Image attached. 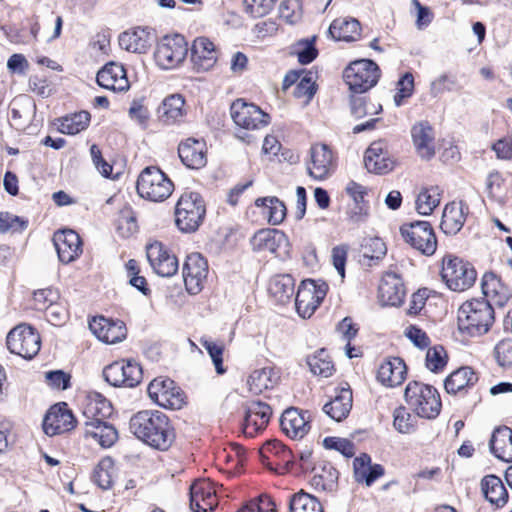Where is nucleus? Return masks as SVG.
Segmentation results:
<instances>
[{
  "label": "nucleus",
  "mask_w": 512,
  "mask_h": 512,
  "mask_svg": "<svg viewBox=\"0 0 512 512\" xmlns=\"http://www.w3.org/2000/svg\"><path fill=\"white\" fill-rule=\"evenodd\" d=\"M130 430L149 446L167 450L174 440V430L168 417L158 410H143L130 419Z\"/></svg>",
  "instance_id": "obj_1"
},
{
  "label": "nucleus",
  "mask_w": 512,
  "mask_h": 512,
  "mask_svg": "<svg viewBox=\"0 0 512 512\" xmlns=\"http://www.w3.org/2000/svg\"><path fill=\"white\" fill-rule=\"evenodd\" d=\"M458 327L469 336H480L489 331L495 321V313L489 300L483 298L465 301L458 309Z\"/></svg>",
  "instance_id": "obj_2"
},
{
  "label": "nucleus",
  "mask_w": 512,
  "mask_h": 512,
  "mask_svg": "<svg viewBox=\"0 0 512 512\" xmlns=\"http://www.w3.org/2000/svg\"><path fill=\"white\" fill-rule=\"evenodd\" d=\"M231 117L237 126L235 135L243 142L251 143L254 140L250 132L264 128L269 123V115L258 106L246 103L242 99L234 101L230 108Z\"/></svg>",
  "instance_id": "obj_3"
},
{
  "label": "nucleus",
  "mask_w": 512,
  "mask_h": 512,
  "mask_svg": "<svg viewBox=\"0 0 512 512\" xmlns=\"http://www.w3.org/2000/svg\"><path fill=\"white\" fill-rule=\"evenodd\" d=\"M404 398L409 408L421 418L434 419L441 411L440 395L430 385L411 381L406 386Z\"/></svg>",
  "instance_id": "obj_4"
},
{
  "label": "nucleus",
  "mask_w": 512,
  "mask_h": 512,
  "mask_svg": "<svg viewBox=\"0 0 512 512\" xmlns=\"http://www.w3.org/2000/svg\"><path fill=\"white\" fill-rule=\"evenodd\" d=\"M138 195L152 202H162L172 194L174 185L167 175L156 166L145 167L138 176Z\"/></svg>",
  "instance_id": "obj_5"
},
{
  "label": "nucleus",
  "mask_w": 512,
  "mask_h": 512,
  "mask_svg": "<svg viewBox=\"0 0 512 512\" xmlns=\"http://www.w3.org/2000/svg\"><path fill=\"white\" fill-rule=\"evenodd\" d=\"M206 213L204 200L199 193L185 192L177 202L175 223L182 232H194Z\"/></svg>",
  "instance_id": "obj_6"
},
{
  "label": "nucleus",
  "mask_w": 512,
  "mask_h": 512,
  "mask_svg": "<svg viewBox=\"0 0 512 512\" xmlns=\"http://www.w3.org/2000/svg\"><path fill=\"white\" fill-rule=\"evenodd\" d=\"M477 277L474 267L462 259L447 255L442 260L441 278L455 292H463L473 286Z\"/></svg>",
  "instance_id": "obj_7"
},
{
  "label": "nucleus",
  "mask_w": 512,
  "mask_h": 512,
  "mask_svg": "<svg viewBox=\"0 0 512 512\" xmlns=\"http://www.w3.org/2000/svg\"><path fill=\"white\" fill-rule=\"evenodd\" d=\"M346 84L354 93H364L376 85L380 77L379 67L368 59L352 62L343 74Z\"/></svg>",
  "instance_id": "obj_8"
},
{
  "label": "nucleus",
  "mask_w": 512,
  "mask_h": 512,
  "mask_svg": "<svg viewBox=\"0 0 512 512\" xmlns=\"http://www.w3.org/2000/svg\"><path fill=\"white\" fill-rule=\"evenodd\" d=\"M404 241L423 255L431 256L437 249V239L431 224L427 221L404 223L400 227Z\"/></svg>",
  "instance_id": "obj_9"
},
{
  "label": "nucleus",
  "mask_w": 512,
  "mask_h": 512,
  "mask_svg": "<svg viewBox=\"0 0 512 512\" xmlns=\"http://www.w3.org/2000/svg\"><path fill=\"white\" fill-rule=\"evenodd\" d=\"M7 347L13 354L24 359H32L40 350L41 339L30 325L19 324L7 335Z\"/></svg>",
  "instance_id": "obj_10"
},
{
  "label": "nucleus",
  "mask_w": 512,
  "mask_h": 512,
  "mask_svg": "<svg viewBox=\"0 0 512 512\" xmlns=\"http://www.w3.org/2000/svg\"><path fill=\"white\" fill-rule=\"evenodd\" d=\"M188 45L181 35L165 36L157 45L154 57L163 69L178 67L186 58Z\"/></svg>",
  "instance_id": "obj_11"
},
{
  "label": "nucleus",
  "mask_w": 512,
  "mask_h": 512,
  "mask_svg": "<svg viewBox=\"0 0 512 512\" xmlns=\"http://www.w3.org/2000/svg\"><path fill=\"white\" fill-rule=\"evenodd\" d=\"M327 291L328 285L325 282L318 283L312 279L302 281L295 297V307L299 316L311 317L325 298Z\"/></svg>",
  "instance_id": "obj_12"
},
{
  "label": "nucleus",
  "mask_w": 512,
  "mask_h": 512,
  "mask_svg": "<svg viewBox=\"0 0 512 512\" xmlns=\"http://www.w3.org/2000/svg\"><path fill=\"white\" fill-rule=\"evenodd\" d=\"M103 376L111 386L132 388L142 381L143 372L137 362L119 360L106 366Z\"/></svg>",
  "instance_id": "obj_13"
},
{
  "label": "nucleus",
  "mask_w": 512,
  "mask_h": 512,
  "mask_svg": "<svg viewBox=\"0 0 512 512\" xmlns=\"http://www.w3.org/2000/svg\"><path fill=\"white\" fill-rule=\"evenodd\" d=\"M147 392L152 401L164 408L180 409L184 404L183 391L169 378H155Z\"/></svg>",
  "instance_id": "obj_14"
},
{
  "label": "nucleus",
  "mask_w": 512,
  "mask_h": 512,
  "mask_svg": "<svg viewBox=\"0 0 512 512\" xmlns=\"http://www.w3.org/2000/svg\"><path fill=\"white\" fill-rule=\"evenodd\" d=\"M254 251L270 252L276 257L285 258L289 254V242L287 236L277 229H262L251 238Z\"/></svg>",
  "instance_id": "obj_15"
},
{
  "label": "nucleus",
  "mask_w": 512,
  "mask_h": 512,
  "mask_svg": "<svg viewBox=\"0 0 512 512\" xmlns=\"http://www.w3.org/2000/svg\"><path fill=\"white\" fill-rule=\"evenodd\" d=\"M208 275V264L199 253H191L187 256L183 265V280L188 293L198 294L204 285Z\"/></svg>",
  "instance_id": "obj_16"
},
{
  "label": "nucleus",
  "mask_w": 512,
  "mask_h": 512,
  "mask_svg": "<svg viewBox=\"0 0 512 512\" xmlns=\"http://www.w3.org/2000/svg\"><path fill=\"white\" fill-rule=\"evenodd\" d=\"M76 425V419L66 403L52 406L43 420V430L48 436L71 431Z\"/></svg>",
  "instance_id": "obj_17"
},
{
  "label": "nucleus",
  "mask_w": 512,
  "mask_h": 512,
  "mask_svg": "<svg viewBox=\"0 0 512 512\" xmlns=\"http://www.w3.org/2000/svg\"><path fill=\"white\" fill-rule=\"evenodd\" d=\"M334 157L325 144H315L310 148V159L306 162L309 176L316 180L327 178L334 170Z\"/></svg>",
  "instance_id": "obj_18"
},
{
  "label": "nucleus",
  "mask_w": 512,
  "mask_h": 512,
  "mask_svg": "<svg viewBox=\"0 0 512 512\" xmlns=\"http://www.w3.org/2000/svg\"><path fill=\"white\" fill-rule=\"evenodd\" d=\"M147 259L156 274L161 277H171L178 271V260L160 242L147 246Z\"/></svg>",
  "instance_id": "obj_19"
},
{
  "label": "nucleus",
  "mask_w": 512,
  "mask_h": 512,
  "mask_svg": "<svg viewBox=\"0 0 512 512\" xmlns=\"http://www.w3.org/2000/svg\"><path fill=\"white\" fill-rule=\"evenodd\" d=\"M89 329L102 342L115 344L123 341L127 335L124 322L103 316L94 317L89 322Z\"/></svg>",
  "instance_id": "obj_20"
},
{
  "label": "nucleus",
  "mask_w": 512,
  "mask_h": 512,
  "mask_svg": "<svg viewBox=\"0 0 512 512\" xmlns=\"http://www.w3.org/2000/svg\"><path fill=\"white\" fill-rule=\"evenodd\" d=\"M272 415L271 407L261 401H253L247 406L243 433L246 437L253 438L263 431L268 425Z\"/></svg>",
  "instance_id": "obj_21"
},
{
  "label": "nucleus",
  "mask_w": 512,
  "mask_h": 512,
  "mask_svg": "<svg viewBox=\"0 0 512 512\" xmlns=\"http://www.w3.org/2000/svg\"><path fill=\"white\" fill-rule=\"evenodd\" d=\"M217 495L208 480L195 481L190 487V508L193 512H212L217 506Z\"/></svg>",
  "instance_id": "obj_22"
},
{
  "label": "nucleus",
  "mask_w": 512,
  "mask_h": 512,
  "mask_svg": "<svg viewBox=\"0 0 512 512\" xmlns=\"http://www.w3.org/2000/svg\"><path fill=\"white\" fill-rule=\"evenodd\" d=\"M282 431L291 439H302L310 430V415L308 411L298 408L286 409L280 419Z\"/></svg>",
  "instance_id": "obj_23"
},
{
  "label": "nucleus",
  "mask_w": 512,
  "mask_h": 512,
  "mask_svg": "<svg viewBox=\"0 0 512 512\" xmlns=\"http://www.w3.org/2000/svg\"><path fill=\"white\" fill-rule=\"evenodd\" d=\"M182 163L190 169H200L207 163V147L202 139L187 138L178 146Z\"/></svg>",
  "instance_id": "obj_24"
},
{
  "label": "nucleus",
  "mask_w": 512,
  "mask_h": 512,
  "mask_svg": "<svg viewBox=\"0 0 512 512\" xmlns=\"http://www.w3.org/2000/svg\"><path fill=\"white\" fill-rule=\"evenodd\" d=\"M53 243L59 260L64 264L73 262L82 251L79 235L70 229L56 232Z\"/></svg>",
  "instance_id": "obj_25"
},
{
  "label": "nucleus",
  "mask_w": 512,
  "mask_h": 512,
  "mask_svg": "<svg viewBox=\"0 0 512 512\" xmlns=\"http://www.w3.org/2000/svg\"><path fill=\"white\" fill-rule=\"evenodd\" d=\"M406 291L401 278L394 272H387L379 285V300L384 306H399Z\"/></svg>",
  "instance_id": "obj_26"
},
{
  "label": "nucleus",
  "mask_w": 512,
  "mask_h": 512,
  "mask_svg": "<svg viewBox=\"0 0 512 512\" xmlns=\"http://www.w3.org/2000/svg\"><path fill=\"white\" fill-rule=\"evenodd\" d=\"M97 83L113 92H124L130 87L126 70L120 64L110 62L97 73Z\"/></svg>",
  "instance_id": "obj_27"
},
{
  "label": "nucleus",
  "mask_w": 512,
  "mask_h": 512,
  "mask_svg": "<svg viewBox=\"0 0 512 512\" xmlns=\"http://www.w3.org/2000/svg\"><path fill=\"white\" fill-rule=\"evenodd\" d=\"M217 51L213 42L206 37L196 38L191 47V61L197 71H208L217 62Z\"/></svg>",
  "instance_id": "obj_28"
},
{
  "label": "nucleus",
  "mask_w": 512,
  "mask_h": 512,
  "mask_svg": "<svg viewBox=\"0 0 512 512\" xmlns=\"http://www.w3.org/2000/svg\"><path fill=\"white\" fill-rule=\"evenodd\" d=\"M468 207L463 202L453 201L448 203L443 210L440 227L445 234L455 235L458 233L465 221Z\"/></svg>",
  "instance_id": "obj_29"
},
{
  "label": "nucleus",
  "mask_w": 512,
  "mask_h": 512,
  "mask_svg": "<svg viewBox=\"0 0 512 512\" xmlns=\"http://www.w3.org/2000/svg\"><path fill=\"white\" fill-rule=\"evenodd\" d=\"M412 139L417 153L423 159L435 155V137L431 125L427 122L415 124L411 130Z\"/></svg>",
  "instance_id": "obj_30"
},
{
  "label": "nucleus",
  "mask_w": 512,
  "mask_h": 512,
  "mask_svg": "<svg viewBox=\"0 0 512 512\" xmlns=\"http://www.w3.org/2000/svg\"><path fill=\"white\" fill-rule=\"evenodd\" d=\"M85 436L93 438L103 448L111 447L118 438L116 429L105 419L85 420Z\"/></svg>",
  "instance_id": "obj_31"
},
{
  "label": "nucleus",
  "mask_w": 512,
  "mask_h": 512,
  "mask_svg": "<svg viewBox=\"0 0 512 512\" xmlns=\"http://www.w3.org/2000/svg\"><path fill=\"white\" fill-rule=\"evenodd\" d=\"M406 365L399 357L385 360L379 367L377 378L387 387H396L403 383L406 378Z\"/></svg>",
  "instance_id": "obj_32"
},
{
  "label": "nucleus",
  "mask_w": 512,
  "mask_h": 512,
  "mask_svg": "<svg viewBox=\"0 0 512 512\" xmlns=\"http://www.w3.org/2000/svg\"><path fill=\"white\" fill-rule=\"evenodd\" d=\"M481 289L486 297L485 300L500 307L504 306L511 296L508 287L492 272L483 275Z\"/></svg>",
  "instance_id": "obj_33"
},
{
  "label": "nucleus",
  "mask_w": 512,
  "mask_h": 512,
  "mask_svg": "<svg viewBox=\"0 0 512 512\" xmlns=\"http://www.w3.org/2000/svg\"><path fill=\"white\" fill-rule=\"evenodd\" d=\"M352 401V391L347 385L340 388L334 398L324 405L323 411L333 420L340 422L349 415Z\"/></svg>",
  "instance_id": "obj_34"
},
{
  "label": "nucleus",
  "mask_w": 512,
  "mask_h": 512,
  "mask_svg": "<svg viewBox=\"0 0 512 512\" xmlns=\"http://www.w3.org/2000/svg\"><path fill=\"white\" fill-rule=\"evenodd\" d=\"M491 453L505 462H512V429L507 426L496 428L489 441Z\"/></svg>",
  "instance_id": "obj_35"
},
{
  "label": "nucleus",
  "mask_w": 512,
  "mask_h": 512,
  "mask_svg": "<svg viewBox=\"0 0 512 512\" xmlns=\"http://www.w3.org/2000/svg\"><path fill=\"white\" fill-rule=\"evenodd\" d=\"M152 43L151 33L144 28L125 31L119 36V45L126 51L133 53H145Z\"/></svg>",
  "instance_id": "obj_36"
},
{
  "label": "nucleus",
  "mask_w": 512,
  "mask_h": 512,
  "mask_svg": "<svg viewBox=\"0 0 512 512\" xmlns=\"http://www.w3.org/2000/svg\"><path fill=\"white\" fill-rule=\"evenodd\" d=\"M262 461L288 468L293 462L292 452L277 440L267 441L259 451Z\"/></svg>",
  "instance_id": "obj_37"
},
{
  "label": "nucleus",
  "mask_w": 512,
  "mask_h": 512,
  "mask_svg": "<svg viewBox=\"0 0 512 512\" xmlns=\"http://www.w3.org/2000/svg\"><path fill=\"white\" fill-rule=\"evenodd\" d=\"M158 116L166 124L180 121L186 114L185 100L181 94H172L164 98L157 110Z\"/></svg>",
  "instance_id": "obj_38"
},
{
  "label": "nucleus",
  "mask_w": 512,
  "mask_h": 512,
  "mask_svg": "<svg viewBox=\"0 0 512 512\" xmlns=\"http://www.w3.org/2000/svg\"><path fill=\"white\" fill-rule=\"evenodd\" d=\"M365 167L369 172L384 174L392 170L393 161L383 151L381 143H373L366 150L364 156Z\"/></svg>",
  "instance_id": "obj_39"
},
{
  "label": "nucleus",
  "mask_w": 512,
  "mask_h": 512,
  "mask_svg": "<svg viewBox=\"0 0 512 512\" xmlns=\"http://www.w3.org/2000/svg\"><path fill=\"white\" fill-rule=\"evenodd\" d=\"M354 477L357 482H365L367 486L384 474V469L381 465H371V458L367 454H362L356 457L353 462Z\"/></svg>",
  "instance_id": "obj_40"
},
{
  "label": "nucleus",
  "mask_w": 512,
  "mask_h": 512,
  "mask_svg": "<svg viewBox=\"0 0 512 512\" xmlns=\"http://www.w3.org/2000/svg\"><path fill=\"white\" fill-rule=\"evenodd\" d=\"M478 376L470 367H461L452 372L445 380V389L449 394H456L464 389L474 386Z\"/></svg>",
  "instance_id": "obj_41"
},
{
  "label": "nucleus",
  "mask_w": 512,
  "mask_h": 512,
  "mask_svg": "<svg viewBox=\"0 0 512 512\" xmlns=\"http://www.w3.org/2000/svg\"><path fill=\"white\" fill-rule=\"evenodd\" d=\"M481 490L485 498L497 507H502L507 503L508 492L499 477L485 476L481 481Z\"/></svg>",
  "instance_id": "obj_42"
},
{
  "label": "nucleus",
  "mask_w": 512,
  "mask_h": 512,
  "mask_svg": "<svg viewBox=\"0 0 512 512\" xmlns=\"http://www.w3.org/2000/svg\"><path fill=\"white\" fill-rule=\"evenodd\" d=\"M360 31V23L355 18L335 19L329 27V34L338 41H355L360 36Z\"/></svg>",
  "instance_id": "obj_43"
},
{
  "label": "nucleus",
  "mask_w": 512,
  "mask_h": 512,
  "mask_svg": "<svg viewBox=\"0 0 512 512\" xmlns=\"http://www.w3.org/2000/svg\"><path fill=\"white\" fill-rule=\"evenodd\" d=\"M111 414V403L104 396L97 392L89 394L83 411V417L85 420H93V418L101 420Z\"/></svg>",
  "instance_id": "obj_44"
},
{
  "label": "nucleus",
  "mask_w": 512,
  "mask_h": 512,
  "mask_svg": "<svg viewBox=\"0 0 512 512\" xmlns=\"http://www.w3.org/2000/svg\"><path fill=\"white\" fill-rule=\"evenodd\" d=\"M295 281L288 274L276 275L270 282L268 291L279 303H286L294 294Z\"/></svg>",
  "instance_id": "obj_45"
},
{
  "label": "nucleus",
  "mask_w": 512,
  "mask_h": 512,
  "mask_svg": "<svg viewBox=\"0 0 512 512\" xmlns=\"http://www.w3.org/2000/svg\"><path fill=\"white\" fill-rule=\"evenodd\" d=\"M442 190L438 186L425 187L420 190L415 201V209L423 216L430 215L440 204Z\"/></svg>",
  "instance_id": "obj_46"
},
{
  "label": "nucleus",
  "mask_w": 512,
  "mask_h": 512,
  "mask_svg": "<svg viewBox=\"0 0 512 512\" xmlns=\"http://www.w3.org/2000/svg\"><path fill=\"white\" fill-rule=\"evenodd\" d=\"M277 380V372L271 367H264L253 371L247 380V384L250 392L260 394L264 390L272 388Z\"/></svg>",
  "instance_id": "obj_47"
},
{
  "label": "nucleus",
  "mask_w": 512,
  "mask_h": 512,
  "mask_svg": "<svg viewBox=\"0 0 512 512\" xmlns=\"http://www.w3.org/2000/svg\"><path fill=\"white\" fill-rule=\"evenodd\" d=\"M307 364L314 375L323 378L332 376L335 370L331 357L325 349H320L313 355L308 356Z\"/></svg>",
  "instance_id": "obj_48"
},
{
  "label": "nucleus",
  "mask_w": 512,
  "mask_h": 512,
  "mask_svg": "<svg viewBox=\"0 0 512 512\" xmlns=\"http://www.w3.org/2000/svg\"><path fill=\"white\" fill-rule=\"evenodd\" d=\"M255 205L264 208L268 222L272 225L280 224L286 216L284 203L276 197L258 198Z\"/></svg>",
  "instance_id": "obj_49"
},
{
  "label": "nucleus",
  "mask_w": 512,
  "mask_h": 512,
  "mask_svg": "<svg viewBox=\"0 0 512 512\" xmlns=\"http://www.w3.org/2000/svg\"><path fill=\"white\" fill-rule=\"evenodd\" d=\"M90 114L87 111L66 116L60 120L59 131L63 134L75 135L85 130L90 123Z\"/></svg>",
  "instance_id": "obj_50"
},
{
  "label": "nucleus",
  "mask_w": 512,
  "mask_h": 512,
  "mask_svg": "<svg viewBox=\"0 0 512 512\" xmlns=\"http://www.w3.org/2000/svg\"><path fill=\"white\" fill-rule=\"evenodd\" d=\"M290 512H323L321 503L312 495L300 491L289 502Z\"/></svg>",
  "instance_id": "obj_51"
},
{
  "label": "nucleus",
  "mask_w": 512,
  "mask_h": 512,
  "mask_svg": "<svg viewBox=\"0 0 512 512\" xmlns=\"http://www.w3.org/2000/svg\"><path fill=\"white\" fill-rule=\"evenodd\" d=\"M114 462L110 457L103 458L94 471V480L102 489H108L113 482Z\"/></svg>",
  "instance_id": "obj_52"
},
{
  "label": "nucleus",
  "mask_w": 512,
  "mask_h": 512,
  "mask_svg": "<svg viewBox=\"0 0 512 512\" xmlns=\"http://www.w3.org/2000/svg\"><path fill=\"white\" fill-rule=\"evenodd\" d=\"M280 18L289 25H295L302 19V4L300 0H284L279 6Z\"/></svg>",
  "instance_id": "obj_53"
},
{
  "label": "nucleus",
  "mask_w": 512,
  "mask_h": 512,
  "mask_svg": "<svg viewBox=\"0 0 512 512\" xmlns=\"http://www.w3.org/2000/svg\"><path fill=\"white\" fill-rule=\"evenodd\" d=\"M393 425L395 429L403 434H410L415 431L416 418L404 407H398L393 413Z\"/></svg>",
  "instance_id": "obj_54"
},
{
  "label": "nucleus",
  "mask_w": 512,
  "mask_h": 512,
  "mask_svg": "<svg viewBox=\"0 0 512 512\" xmlns=\"http://www.w3.org/2000/svg\"><path fill=\"white\" fill-rule=\"evenodd\" d=\"M381 110L382 106L379 103L367 101L363 97H356L351 101V113L358 119L367 115L378 114Z\"/></svg>",
  "instance_id": "obj_55"
},
{
  "label": "nucleus",
  "mask_w": 512,
  "mask_h": 512,
  "mask_svg": "<svg viewBox=\"0 0 512 512\" xmlns=\"http://www.w3.org/2000/svg\"><path fill=\"white\" fill-rule=\"evenodd\" d=\"M28 226V221L9 212L0 213V233L22 232Z\"/></svg>",
  "instance_id": "obj_56"
},
{
  "label": "nucleus",
  "mask_w": 512,
  "mask_h": 512,
  "mask_svg": "<svg viewBox=\"0 0 512 512\" xmlns=\"http://www.w3.org/2000/svg\"><path fill=\"white\" fill-rule=\"evenodd\" d=\"M315 39L316 37L313 36L311 39L301 40L295 44L294 53L301 64H309L317 57L318 51L315 48Z\"/></svg>",
  "instance_id": "obj_57"
},
{
  "label": "nucleus",
  "mask_w": 512,
  "mask_h": 512,
  "mask_svg": "<svg viewBox=\"0 0 512 512\" xmlns=\"http://www.w3.org/2000/svg\"><path fill=\"white\" fill-rule=\"evenodd\" d=\"M278 0H244L245 11L253 18L268 15Z\"/></svg>",
  "instance_id": "obj_58"
},
{
  "label": "nucleus",
  "mask_w": 512,
  "mask_h": 512,
  "mask_svg": "<svg viewBox=\"0 0 512 512\" xmlns=\"http://www.w3.org/2000/svg\"><path fill=\"white\" fill-rule=\"evenodd\" d=\"M201 345L207 350L209 356L212 359V362L215 366L216 372L218 374L225 373V368L223 367V346L219 345L209 339L202 338L200 340Z\"/></svg>",
  "instance_id": "obj_59"
},
{
  "label": "nucleus",
  "mask_w": 512,
  "mask_h": 512,
  "mask_svg": "<svg viewBox=\"0 0 512 512\" xmlns=\"http://www.w3.org/2000/svg\"><path fill=\"white\" fill-rule=\"evenodd\" d=\"M495 358L497 363L503 367L508 368L512 366V340L504 339L500 341L495 349Z\"/></svg>",
  "instance_id": "obj_60"
},
{
  "label": "nucleus",
  "mask_w": 512,
  "mask_h": 512,
  "mask_svg": "<svg viewBox=\"0 0 512 512\" xmlns=\"http://www.w3.org/2000/svg\"><path fill=\"white\" fill-rule=\"evenodd\" d=\"M59 299L58 291L52 288L40 289L34 292L33 300L39 310H45Z\"/></svg>",
  "instance_id": "obj_61"
},
{
  "label": "nucleus",
  "mask_w": 512,
  "mask_h": 512,
  "mask_svg": "<svg viewBox=\"0 0 512 512\" xmlns=\"http://www.w3.org/2000/svg\"><path fill=\"white\" fill-rule=\"evenodd\" d=\"M323 446L327 449H334L341 452L346 457L354 454V445L351 441L339 437H326L323 440Z\"/></svg>",
  "instance_id": "obj_62"
},
{
  "label": "nucleus",
  "mask_w": 512,
  "mask_h": 512,
  "mask_svg": "<svg viewBox=\"0 0 512 512\" xmlns=\"http://www.w3.org/2000/svg\"><path fill=\"white\" fill-rule=\"evenodd\" d=\"M414 88V78L412 74L406 73L397 83V93L394 96V101L397 106H400L403 99L411 96Z\"/></svg>",
  "instance_id": "obj_63"
},
{
  "label": "nucleus",
  "mask_w": 512,
  "mask_h": 512,
  "mask_svg": "<svg viewBox=\"0 0 512 512\" xmlns=\"http://www.w3.org/2000/svg\"><path fill=\"white\" fill-rule=\"evenodd\" d=\"M238 512H276L273 500L268 496H260L258 501H251Z\"/></svg>",
  "instance_id": "obj_64"
}]
</instances>
